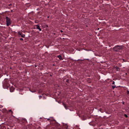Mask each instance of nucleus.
I'll use <instances>...</instances> for the list:
<instances>
[{
	"instance_id": "1",
	"label": "nucleus",
	"mask_w": 129,
	"mask_h": 129,
	"mask_svg": "<svg viewBox=\"0 0 129 129\" xmlns=\"http://www.w3.org/2000/svg\"><path fill=\"white\" fill-rule=\"evenodd\" d=\"M123 48V46L117 45L114 47L113 48V50L114 51L117 52L122 50Z\"/></svg>"
},
{
	"instance_id": "2",
	"label": "nucleus",
	"mask_w": 129,
	"mask_h": 129,
	"mask_svg": "<svg viewBox=\"0 0 129 129\" xmlns=\"http://www.w3.org/2000/svg\"><path fill=\"white\" fill-rule=\"evenodd\" d=\"M6 25L8 26L11 24V21L10 18L7 17H6Z\"/></svg>"
},
{
	"instance_id": "3",
	"label": "nucleus",
	"mask_w": 129,
	"mask_h": 129,
	"mask_svg": "<svg viewBox=\"0 0 129 129\" xmlns=\"http://www.w3.org/2000/svg\"><path fill=\"white\" fill-rule=\"evenodd\" d=\"M22 33L20 32V31H19L18 32V34L19 35H21V37H22L24 38L25 37V35L24 34H22Z\"/></svg>"
},
{
	"instance_id": "4",
	"label": "nucleus",
	"mask_w": 129,
	"mask_h": 129,
	"mask_svg": "<svg viewBox=\"0 0 129 129\" xmlns=\"http://www.w3.org/2000/svg\"><path fill=\"white\" fill-rule=\"evenodd\" d=\"M15 90V89L13 87H11L10 89V92H13Z\"/></svg>"
},
{
	"instance_id": "5",
	"label": "nucleus",
	"mask_w": 129,
	"mask_h": 129,
	"mask_svg": "<svg viewBox=\"0 0 129 129\" xmlns=\"http://www.w3.org/2000/svg\"><path fill=\"white\" fill-rule=\"evenodd\" d=\"M36 26L37 29L39 30V31H41V29L39 25L38 24L37 25H36Z\"/></svg>"
},
{
	"instance_id": "6",
	"label": "nucleus",
	"mask_w": 129,
	"mask_h": 129,
	"mask_svg": "<svg viewBox=\"0 0 129 129\" xmlns=\"http://www.w3.org/2000/svg\"><path fill=\"white\" fill-rule=\"evenodd\" d=\"M57 57L60 60H62L63 59L62 58L61 55H59L57 56Z\"/></svg>"
},
{
	"instance_id": "7",
	"label": "nucleus",
	"mask_w": 129,
	"mask_h": 129,
	"mask_svg": "<svg viewBox=\"0 0 129 129\" xmlns=\"http://www.w3.org/2000/svg\"><path fill=\"white\" fill-rule=\"evenodd\" d=\"M62 105L64 107L65 109H66L67 110V109H68V107L66 106V105H65V104H64V103H63Z\"/></svg>"
},
{
	"instance_id": "8",
	"label": "nucleus",
	"mask_w": 129,
	"mask_h": 129,
	"mask_svg": "<svg viewBox=\"0 0 129 129\" xmlns=\"http://www.w3.org/2000/svg\"><path fill=\"white\" fill-rule=\"evenodd\" d=\"M112 87L113 88V89H114V88H115V87H116V86H115V85H113V86H112Z\"/></svg>"
},
{
	"instance_id": "9",
	"label": "nucleus",
	"mask_w": 129,
	"mask_h": 129,
	"mask_svg": "<svg viewBox=\"0 0 129 129\" xmlns=\"http://www.w3.org/2000/svg\"><path fill=\"white\" fill-rule=\"evenodd\" d=\"M115 68L116 69H117V70H118V69H119V68L117 67H115Z\"/></svg>"
},
{
	"instance_id": "10",
	"label": "nucleus",
	"mask_w": 129,
	"mask_h": 129,
	"mask_svg": "<svg viewBox=\"0 0 129 129\" xmlns=\"http://www.w3.org/2000/svg\"><path fill=\"white\" fill-rule=\"evenodd\" d=\"M124 115L126 117H127V115L125 114H124Z\"/></svg>"
},
{
	"instance_id": "11",
	"label": "nucleus",
	"mask_w": 129,
	"mask_h": 129,
	"mask_svg": "<svg viewBox=\"0 0 129 129\" xmlns=\"http://www.w3.org/2000/svg\"><path fill=\"white\" fill-rule=\"evenodd\" d=\"M39 97L40 99L42 98V96L40 95H39Z\"/></svg>"
},
{
	"instance_id": "12",
	"label": "nucleus",
	"mask_w": 129,
	"mask_h": 129,
	"mask_svg": "<svg viewBox=\"0 0 129 129\" xmlns=\"http://www.w3.org/2000/svg\"><path fill=\"white\" fill-rule=\"evenodd\" d=\"M32 92H36V90H35L34 91H31Z\"/></svg>"
},
{
	"instance_id": "13",
	"label": "nucleus",
	"mask_w": 129,
	"mask_h": 129,
	"mask_svg": "<svg viewBox=\"0 0 129 129\" xmlns=\"http://www.w3.org/2000/svg\"><path fill=\"white\" fill-rule=\"evenodd\" d=\"M20 40H23V39L22 38H20Z\"/></svg>"
},
{
	"instance_id": "14",
	"label": "nucleus",
	"mask_w": 129,
	"mask_h": 129,
	"mask_svg": "<svg viewBox=\"0 0 129 129\" xmlns=\"http://www.w3.org/2000/svg\"><path fill=\"white\" fill-rule=\"evenodd\" d=\"M3 107V106L2 105H0V108H1Z\"/></svg>"
},
{
	"instance_id": "15",
	"label": "nucleus",
	"mask_w": 129,
	"mask_h": 129,
	"mask_svg": "<svg viewBox=\"0 0 129 129\" xmlns=\"http://www.w3.org/2000/svg\"><path fill=\"white\" fill-rule=\"evenodd\" d=\"M115 84V82H114V81H113V82L112 83V84Z\"/></svg>"
},
{
	"instance_id": "16",
	"label": "nucleus",
	"mask_w": 129,
	"mask_h": 129,
	"mask_svg": "<svg viewBox=\"0 0 129 129\" xmlns=\"http://www.w3.org/2000/svg\"><path fill=\"white\" fill-rule=\"evenodd\" d=\"M129 94V91L128 90L127 91V94Z\"/></svg>"
},
{
	"instance_id": "17",
	"label": "nucleus",
	"mask_w": 129,
	"mask_h": 129,
	"mask_svg": "<svg viewBox=\"0 0 129 129\" xmlns=\"http://www.w3.org/2000/svg\"><path fill=\"white\" fill-rule=\"evenodd\" d=\"M11 115H12L13 113V111H11Z\"/></svg>"
},
{
	"instance_id": "18",
	"label": "nucleus",
	"mask_w": 129,
	"mask_h": 129,
	"mask_svg": "<svg viewBox=\"0 0 129 129\" xmlns=\"http://www.w3.org/2000/svg\"><path fill=\"white\" fill-rule=\"evenodd\" d=\"M66 81L67 82H68L69 81V80H66Z\"/></svg>"
},
{
	"instance_id": "19",
	"label": "nucleus",
	"mask_w": 129,
	"mask_h": 129,
	"mask_svg": "<svg viewBox=\"0 0 129 129\" xmlns=\"http://www.w3.org/2000/svg\"><path fill=\"white\" fill-rule=\"evenodd\" d=\"M11 111H12V110H9V112H11Z\"/></svg>"
},
{
	"instance_id": "20",
	"label": "nucleus",
	"mask_w": 129,
	"mask_h": 129,
	"mask_svg": "<svg viewBox=\"0 0 129 129\" xmlns=\"http://www.w3.org/2000/svg\"><path fill=\"white\" fill-rule=\"evenodd\" d=\"M60 32H61V33H62V32H63V31H62V30H60Z\"/></svg>"
},
{
	"instance_id": "21",
	"label": "nucleus",
	"mask_w": 129,
	"mask_h": 129,
	"mask_svg": "<svg viewBox=\"0 0 129 129\" xmlns=\"http://www.w3.org/2000/svg\"><path fill=\"white\" fill-rule=\"evenodd\" d=\"M11 4H10L9 5V6H11Z\"/></svg>"
},
{
	"instance_id": "22",
	"label": "nucleus",
	"mask_w": 129,
	"mask_h": 129,
	"mask_svg": "<svg viewBox=\"0 0 129 129\" xmlns=\"http://www.w3.org/2000/svg\"><path fill=\"white\" fill-rule=\"evenodd\" d=\"M49 120V119H48V120Z\"/></svg>"
},
{
	"instance_id": "23",
	"label": "nucleus",
	"mask_w": 129,
	"mask_h": 129,
	"mask_svg": "<svg viewBox=\"0 0 129 129\" xmlns=\"http://www.w3.org/2000/svg\"><path fill=\"white\" fill-rule=\"evenodd\" d=\"M123 104H124V102H123Z\"/></svg>"
}]
</instances>
